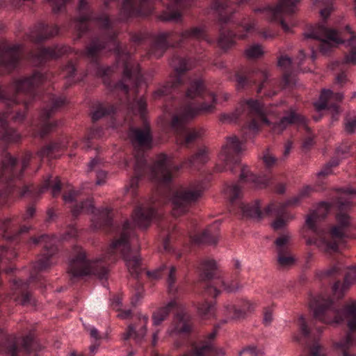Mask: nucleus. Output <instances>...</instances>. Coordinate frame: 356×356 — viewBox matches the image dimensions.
Instances as JSON below:
<instances>
[{
  "label": "nucleus",
  "mask_w": 356,
  "mask_h": 356,
  "mask_svg": "<svg viewBox=\"0 0 356 356\" xmlns=\"http://www.w3.org/2000/svg\"><path fill=\"white\" fill-rule=\"evenodd\" d=\"M217 334L216 329L209 333L207 339L199 343L193 344L191 349L186 353L183 356H223L225 352L222 348H216L211 340L213 339ZM154 356H159L155 355Z\"/></svg>",
  "instance_id": "obj_20"
},
{
  "label": "nucleus",
  "mask_w": 356,
  "mask_h": 356,
  "mask_svg": "<svg viewBox=\"0 0 356 356\" xmlns=\"http://www.w3.org/2000/svg\"><path fill=\"white\" fill-rule=\"evenodd\" d=\"M170 65L177 72L178 75L172 78L165 85L159 86L153 93L154 99L166 96L170 94L174 89L181 86L182 84V78L180 74L191 68L188 62L178 56H175L172 58Z\"/></svg>",
  "instance_id": "obj_14"
},
{
  "label": "nucleus",
  "mask_w": 356,
  "mask_h": 356,
  "mask_svg": "<svg viewBox=\"0 0 356 356\" xmlns=\"http://www.w3.org/2000/svg\"><path fill=\"white\" fill-rule=\"evenodd\" d=\"M129 138L136 149V177L131 179L130 187L133 189L136 188L138 178L147 172L149 174L152 179L161 184H168L172 179L174 172H177L181 166L174 165L171 158L164 154L158 155L152 166H147L143 150L152 147V136L149 126L145 125L143 128H131Z\"/></svg>",
  "instance_id": "obj_4"
},
{
  "label": "nucleus",
  "mask_w": 356,
  "mask_h": 356,
  "mask_svg": "<svg viewBox=\"0 0 356 356\" xmlns=\"http://www.w3.org/2000/svg\"><path fill=\"white\" fill-rule=\"evenodd\" d=\"M296 262V258L291 253L290 250L277 252V263L280 266L286 268L293 266Z\"/></svg>",
  "instance_id": "obj_52"
},
{
  "label": "nucleus",
  "mask_w": 356,
  "mask_h": 356,
  "mask_svg": "<svg viewBox=\"0 0 356 356\" xmlns=\"http://www.w3.org/2000/svg\"><path fill=\"white\" fill-rule=\"evenodd\" d=\"M229 2L227 0H213L212 9L218 12L220 15L228 7Z\"/></svg>",
  "instance_id": "obj_64"
},
{
  "label": "nucleus",
  "mask_w": 356,
  "mask_h": 356,
  "mask_svg": "<svg viewBox=\"0 0 356 356\" xmlns=\"http://www.w3.org/2000/svg\"><path fill=\"white\" fill-rule=\"evenodd\" d=\"M68 47L56 46L54 47L40 48L36 54L31 55L33 62L35 65H40L45 60L50 58H56L61 56L68 51Z\"/></svg>",
  "instance_id": "obj_31"
},
{
  "label": "nucleus",
  "mask_w": 356,
  "mask_h": 356,
  "mask_svg": "<svg viewBox=\"0 0 356 356\" xmlns=\"http://www.w3.org/2000/svg\"><path fill=\"white\" fill-rule=\"evenodd\" d=\"M195 0H170L166 10L161 15V19L177 22L181 19V10L193 5Z\"/></svg>",
  "instance_id": "obj_26"
},
{
  "label": "nucleus",
  "mask_w": 356,
  "mask_h": 356,
  "mask_svg": "<svg viewBox=\"0 0 356 356\" xmlns=\"http://www.w3.org/2000/svg\"><path fill=\"white\" fill-rule=\"evenodd\" d=\"M31 159V154H26L19 165L15 158L10 154L6 153L0 159V178L8 184L19 179L22 176L23 171L28 166Z\"/></svg>",
  "instance_id": "obj_12"
},
{
  "label": "nucleus",
  "mask_w": 356,
  "mask_h": 356,
  "mask_svg": "<svg viewBox=\"0 0 356 356\" xmlns=\"http://www.w3.org/2000/svg\"><path fill=\"white\" fill-rule=\"evenodd\" d=\"M180 42L188 39L204 40L207 42H211L205 33V28L204 26H197L190 30H186L179 35Z\"/></svg>",
  "instance_id": "obj_43"
},
{
  "label": "nucleus",
  "mask_w": 356,
  "mask_h": 356,
  "mask_svg": "<svg viewBox=\"0 0 356 356\" xmlns=\"http://www.w3.org/2000/svg\"><path fill=\"white\" fill-rule=\"evenodd\" d=\"M105 48L104 44H100L98 40H93L88 47L86 56L92 61L96 62L100 52Z\"/></svg>",
  "instance_id": "obj_48"
},
{
  "label": "nucleus",
  "mask_w": 356,
  "mask_h": 356,
  "mask_svg": "<svg viewBox=\"0 0 356 356\" xmlns=\"http://www.w3.org/2000/svg\"><path fill=\"white\" fill-rule=\"evenodd\" d=\"M343 99V93H334L329 89H323L321 92L318 101L314 103V106L316 110L319 111L327 108L328 102L330 101L341 102Z\"/></svg>",
  "instance_id": "obj_40"
},
{
  "label": "nucleus",
  "mask_w": 356,
  "mask_h": 356,
  "mask_svg": "<svg viewBox=\"0 0 356 356\" xmlns=\"http://www.w3.org/2000/svg\"><path fill=\"white\" fill-rule=\"evenodd\" d=\"M61 149V145L60 143H51L42 149H41L38 152V156L40 158H48V159H55L56 158V153L60 151Z\"/></svg>",
  "instance_id": "obj_50"
},
{
  "label": "nucleus",
  "mask_w": 356,
  "mask_h": 356,
  "mask_svg": "<svg viewBox=\"0 0 356 356\" xmlns=\"http://www.w3.org/2000/svg\"><path fill=\"white\" fill-rule=\"evenodd\" d=\"M225 195L232 204L235 203L242 196V191L238 184L227 186L225 189Z\"/></svg>",
  "instance_id": "obj_51"
},
{
  "label": "nucleus",
  "mask_w": 356,
  "mask_h": 356,
  "mask_svg": "<svg viewBox=\"0 0 356 356\" xmlns=\"http://www.w3.org/2000/svg\"><path fill=\"white\" fill-rule=\"evenodd\" d=\"M178 307L179 305L175 300L170 301L165 306L159 308L153 314V324L154 325H160L166 319L172 309Z\"/></svg>",
  "instance_id": "obj_42"
},
{
  "label": "nucleus",
  "mask_w": 356,
  "mask_h": 356,
  "mask_svg": "<svg viewBox=\"0 0 356 356\" xmlns=\"http://www.w3.org/2000/svg\"><path fill=\"white\" fill-rule=\"evenodd\" d=\"M58 33V28L56 26H49L43 24H40L34 30L31 31L29 38L35 42H39L53 37Z\"/></svg>",
  "instance_id": "obj_37"
},
{
  "label": "nucleus",
  "mask_w": 356,
  "mask_h": 356,
  "mask_svg": "<svg viewBox=\"0 0 356 356\" xmlns=\"http://www.w3.org/2000/svg\"><path fill=\"white\" fill-rule=\"evenodd\" d=\"M252 309L253 306L249 301L244 302L243 306L238 308L231 303H228L224 306V314L227 316V320L240 318Z\"/></svg>",
  "instance_id": "obj_39"
},
{
  "label": "nucleus",
  "mask_w": 356,
  "mask_h": 356,
  "mask_svg": "<svg viewBox=\"0 0 356 356\" xmlns=\"http://www.w3.org/2000/svg\"><path fill=\"white\" fill-rule=\"evenodd\" d=\"M348 288V284H346V280L344 283H341L340 282H337L334 284L332 286V291L334 296L337 298H341L343 296V291Z\"/></svg>",
  "instance_id": "obj_62"
},
{
  "label": "nucleus",
  "mask_w": 356,
  "mask_h": 356,
  "mask_svg": "<svg viewBox=\"0 0 356 356\" xmlns=\"http://www.w3.org/2000/svg\"><path fill=\"white\" fill-rule=\"evenodd\" d=\"M98 25L105 29L107 35V40L109 49H113L117 55V63L123 68L122 80L117 84V88L127 93L129 87H136L143 81V76L140 73L138 64L133 61L129 53L120 49L115 40V33L111 29V23L108 17L102 15L95 19Z\"/></svg>",
  "instance_id": "obj_5"
},
{
  "label": "nucleus",
  "mask_w": 356,
  "mask_h": 356,
  "mask_svg": "<svg viewBox=\"0 0 356 356\" xmlns=\"http://www.w3.org/2000/svg\"><path fill=\"white\" fill-rule=\"evenodd\" d=\"M240 286L237 282H231L230 280H225L223 278L218 277L212 281L207 286V293L213 296L216 297L220 293L221 290L227 292H234L240 289Z\"/></svg>",
  "instance_id": "obj_35"
},
{
  "label": "nucleus",
  "mask_w": 356,
  "mask_h": 356,
  "mask_svg": "<svg viewBox=\"0 0 356 356\" xmlns=\"http://www.w3.org/2000/svg\"><path fill=\"white\" fill-rule=\"evenodd\" d=\"M209 161L208 149L205 147L200 149L185 163L189 167H198Z\"/></svg>",
  "instance_id": "obj_45"
},
{
  "label": "nucleus",
  "mask_w": 356,
  "mask_h": 356,
  "mask_svg": "<svg viewBox=\"0 0 356 356\" xmlns=\"http://www.w3.org/2000/svg\"><path fill=\"white\" fill-rule=\"evenodd\" d=\"M155 215V207L152 201L140 204L135 209L132 218L136 226L140 228L147 227Z\"/></svg>",
  "instance_id": "obj_24"
},
{
  "label": "nucleus",
  "mask_w": 356,
  "mask_h": 356,
  "mask_svg": "<svg viewBox=\"0 0 356 356\" xmlns=\"http://www.w3.org/2000/svg\"><path fill=\"white\" fill-rule=\"evenodd\" d=\"M21 58V46L3 45L0 48V69L10 72L17 67Z\"/></svg>",
  "instance_id": "obj_22"
},
{
  "label": "nucleus",
  "mask_w": 356,
  "mask_h": 356,
  "mask_svg": "<svg viewBox=\"0 0 356 356\" xmlns=\"http://www.w3.org/2000/svg\"><path fill=\"white\" fill-rule=\"evenodd\" d=\"M291 235L289 232H286L280 236L275 241V244L276 246L277 253L283 251L289 250L288 245L291 241Z\"/></svg>",
  "instance_id": "obj_55"
},
{
  "label": "nucleus",
  "mask_w": 356,
  "mask_h": 356,
  "mask_svg": "<svg viewBox=\"0 0 356 356\" xmlns=\"http://www.w3.org/2000/svg\"><path fill=\"white\" fill-rule=\"evenodd\" d=\"M135 236L132 225L128 221L118 230V236L108 248L107 253L94 259H88L86 252L80 247H75L70 260L67 273L72 277L94 275L99 279L106 277L110 263L115 261L120 253L131 275L138 277L141 271L139 255L132 254L130 240Z\"/></svg>",
  "instance_id": "obj_1"
},
{
  "label": "nucleus",
  "mask_w": 356,
  "mask_h": 356,
  "mask_svg": "<svg viewBox=\"0 0 356 356\" xmlns=\"http://www.w3.org/2000/svg\"><path fill=\"white\" fill-rule=\"evenodd\" d=\"M286 206L285 203H271L265 209V212L267 214H274L277 216L271 225L275 231L284 228L287 220L293 218L285 212L284 209Z\"/></svg>",
  "instance_id": "obj_28"
},
{
  "label": "nucleus",
  "mask_w": 356,
  "mask_h": 356,
  "mask_svg": "<svg viewBox=\"0 0 356 356\" xmlns=\"http://www.w3.org/2000/svg\"><path fill=\"white\" fill-rule=\"evenodd\" d=\"M240 181L250 183L255 188H264L269 183L266 176H257L252 174L248 167H243L240 174Z\"/></svg>",
  "instance_id": "obj_38"
},
{
  "label": "nucleus",
  "mask_w": 356,
  "mask_h": 356,
  "mask_svg": "<svg viewBox=\"0 0 356 356\" xmlns=\"http://www.w3.org/2000/svg\"><path fill=\"white\" fill-rule=\"evenodd\" d=\"M244 150L243 141L236 136L227 138L219 155L220 163L216 165L218 172L233 171L234 166L238 163V154Z\"/></svg>",
  "instance_id": "obj_11"
},
{
  "label": "nucleus",
  "mask_w": 356,
  "mask_h": 356,
  "mask_svg": "<svg viewBox=\"0 0 356 356\" xmlns=\"http://www.w3.org/2000/svg\"><path fill=\"white\" fill-rule=\"evenodd\" d=\"M146 107H147L146 101L143 97H141L137 100H135L129 106V108L133 113L138 114L142 118H143L145 114Z\"/></svg>",
  "instance_id": "obj_57"
},
{
  "label": "nucleus",
  "mask_w": 356,
  "mask_h": 356,
  "mask_svg": "<svg viewBox=\"0 0 356 356\" xmlns=\"http://www.w3.org/2000/svg\"><path fill=\"white\" fill-rule=\"evenodd\" d=\"M28 354L36 355L40 349V346L34 339L32 334H29L22 339H17L14 336L9 337L6 342L3 350L9 356H17L19 351V345Z\"/></svg>",
  "instance_id": "obj_19"
},
{
  "label": "nucleus",
  "mask_w": 356,
  "mask_h": 356,
  "mask_svg": "<svg viewBox=\"0 0 356 356\" xmlns=\"http://www.w3.org/2000/svg\"><path fill=\"white\" fill-rule=\"evenodd\" d=\"M47 79V75L35 72L30 76L13 79L8 86H0V101L8 108L14 106L19 103V94L32 95L34 88Z\"/></svg>",
  "instance_id": "obj_8"
},
{
  "label": "nucleus",
  "mask_w": 356,
  "mask_h": 356,
  "mask_svg": "<svg viewBox=\"0 0 356 356\" xmlns=\"http://www.w3.org/2000/svg\"><path fill=\"white\" fill-rule=\"evenodd\" d=\"M50 176L47 179H46L42 184V186L38 188L37 191L33 186H26L24 187L22 191H21V196H25L29 194H32L33 193H37L38 194L43 193L48 188H51V194L54 197H56L59 195L61 189L60 181L58 177H55L54 179Z\"/></svg>",
  "instance_id": "obj_30"
},
{
  "label": "nucleus",
  "mask_w": 356,
  "mask_h": 356,
  "mask_svg": "<svg viewBox=\"0 0 356 356\" xmlns=\"http://www.w3.org/2000/svg\"><path fill=\"white\" fill-rule=\"evenodd\" d=\"M95 211V216L92 220L95 229L111 225L112 216L111 210L106 207L96 211L92 201L90 200H87L79 204H76L72 209V213L74 217H76L81 213H94Z\"/></svg>",
  "instance_id": "obj_13"
},
{
  "label": "nucleus",
  "mask_w": 356,
  "mask_h": 356,
  "mask_svg": "<svg viewBox=\"0 0 356 356\" xmlns=\"http://www.w3.org/2000/svg\"><path fill=\"white\" fill-rule=\"evenodd\" d=\"M31 241L35 244H42L44 249V252L42 257L34 264V270L36 271H43L48 269L54 264L51 258L56 252V238L42 235L38 238H32Z\"/></svg>",
  "instance_id": "obj_18"
},
{
  "label": "nucleus",
  "mask_w": 356,
  "mask_h": 356,
  "mask_svg": "<svg viewBox=\"0 0 356 356\" xmlns=\"http://www.w3.org/2000/svg\"><path fill=\"white\" fill-rule=\"evenodd\" d=\"M309 307L315 319L325 323H339L345 318L350 331L356 330V305H347L343 309H337L333 301L322 295L312 298Z\"/></svg>",
  "instance_id": "obj_7"
},
{
  "label": "nucleus",
  "mask_w": 356,
  "mask_h": 356,
  "mask_svg": "<svg viewBox=\"0 0 356 356\" xmlns=\"http://www.w3.org/2000/svg\"><path fill=\"white\" fill-rule=\"evenodd\" d=\"M243 30L245 32V33H238V35L234 34L230 31H221L220 37L218 40V46L222 49H227L232 47L234 43L235 37H238L240 39H244L246 38L248 33H251L255 29L256 22L253 19H245L241 25Z\"/></svg>",
  "instance_id": "obj_23"
},
{
  "label": "nucleus",
  "mask_w": 356,
  "mask_h": 356,
  "mask_svg": "<svg viewBox=\"0 0 356 356\" xmlns=\"http://www.w3.org/2000/svg\"><path fill=\"white\" fill-rule=\"evenodd\" d=\"M115 112V108L113 106L108 107L101 105L92 114L93 121H97L106 115Z\"/></svg>",
  "instance_id": "obj_59"
},
{
  "label": "nucleus",
  "mask_w": 356,
  "mask_h": 356,
  "mask_svg": "<svg viewBox=\"0 0 356 356\" xmlns=\"http://www.w3.org/2000/svg\"><path fill=\"white\" fill-rule=\"evenodd\" d=\"M268 67L261 66L254 69L248 77L241 75L236 76L238 88H244L258 83L257 93H260L267 86H273L275 82L271 79Z\"/></svg>",
  "instance_id": "obj_17"
},
{
  "label": "nucleus",
  "mask_w": 356,
  "mask_h": 356,
  "mask_svg": "<svg viewBox=\"0 0 356 356\" xmlns=\"http://www.w3.org/2000/svg\"><path fill=\"white\" fill-rule=\"evenodd\" d=\"M214 309L215 305L208 302H205L198 307L200 314L204 317L212 315Z\"/></svg>",
  "instance_id": "obj_63"
},
{
  "label": "nucleus",
  "mask_w": 356,
  "mask_h": 356,
  "mask_svg": "<svg viewBox=\"0 0 356 356\" xmlns=\"http://www.w3.org/2000/svg\"><path fill=\"white\" fill-rule=\"evenodd\" d=\"M305 38L319 40L321 42L320 51L324 54L330 52L339 44L345 42L335 29L327 28L324 22H321L306 32Z\"/></svg>",
  "instance_id": "obj_10"
},
{
  "label": "nucleus",
  "mask_w": 356,
  "mask_h": 356,
  "mask_svg": "<svg viewBox=\"0 0 356 356\" xmlns=\"http://www.w3.org/2000/svg\"><path fill=\"white\" fill-rule=\"evenodd\" d=\"M204 188L202 181H197L176 189L171 197L172 213L175 217L185 213L190 205L202 195Z\"/></svg>",
  "instance_id": "obj_9"
},
{
  "label": "nucleus",
  "mask_w": 356,
  "mask_h": 356,
  "mask_svg": "<svg viewBox=\"0 0 356 356\" xmlns=\"http://www.w3.org/2000/svg\"><path fill=\"white\" fill-rule=\"evenodd\" d=\"M173 32H163L154 36L148 54L156 58L163 56L169 47L168 39L172 38Z\"/></svg>",
  "instance_id": "obj_34"
},
{
  "label": "nucleus",
  "mask_w": 356,
  "mask_h": 356,
  "mask_svg": "<svg viewBox=\"0 0 356 356\" xmlns=\"http://www.w3.org/2000/svg\"><path fill=\"white\" fill-rule=\"evenodd\" d=\"M262 47L259 44H254L248 47L245 50V55L248 58H256L263 54Z\"/></svg>",
  "instance_id": "obj_61"
},
{
  "label": "nucleus",
  "mask_w": 356,
  "mask_h": 356,
  "mask_svg": "<svg viewBox=\"0 0 356 356\" xmlns=\"http://www.w3.org/2000/svg\"><path fill=\"white\" fill-rule=\"evenodd\" d=\"M148 319V316L139 314L138 322L128 325L127 331L122 335V339L124 340H128L130 338H133L136 343H141L147 334Z\"/></svg>",
  "instance_id": "obj_25"
},
{
  "label": "nucleus",
  "mask_w": 356,
  "mask_h": 356,
  "mask_svg": "<svg viewBox=\"0 0 356 356\" xmlns=\"http://www.w3.org/2000/svg\"><path fill=\"white\" fill-rule=\"evenodd\" d=\"M216 268V263L213 259L204 260L200 268V270L204 275L205 277L211 279L213 275V272Z\"/></svg>",
  "instance_id": "obj_54"
},
{
  "label": "nucleus",
  "mask_w": 356,
  "mask_h": 356,
  "mask_svg": "<svg viewBox=\"0 0 356 356\" xmlns=\"http://www.w3.org/2000/svg\"><path fill=\"white\" fill-rule=\"evenodd\" d=\"M240 209L243 216L251 218L254 219H260L261 217V212L259 202L256 201L252 204H241Z\"/></svg>",
  "instance_id": "obj_44"
},
{
  "label": "nucleus",
  "mask_w": 356,
  "mask_h": 356,
  "mask_svg": "<svg viewBox=\"0 0 356 356\" xmlns=\"http://www.w3.org/2000/svg\"><path fill=\"white\" fill-rule=\"evenodd\" d=\"M49 104L42 109L40 116V128L35 134L41 138L46 136L54 127L57 126V122H50L48 119L66 102L63 97L51 95L48 97Z\"/></svg>",
  "instance_id": "obj_16"
},
{
  "label": "nucleus",
  "mask_w": 356,
  "mask_h": 356,
  "mask_svg": "<svg viewBox=\"0 0 356 356\" xmlns=\"http://www.w3.org/2000/svg\"><path fill=\"white\" fill-rule=\"evenodd\" d=\"M186 96L191 101L180 106L172 116L171 127L177 134L184 135L185 138L180 143L187 145L200 138L204 131L202 129H194L186 132V123L201 113L212 112L217 99L215 93L209 91L200 79L190 82Z\"/></svg>",
  "instance_id": "obj_3"
},
{
  "label": "nucleus",
  "mask_w": 356,
  "mask_h": 356,
  "mask_svg": "<svg viewBox=\"0 0 356 356\" xmlns=\"http://www.w3.org/2000/svg\"><path fill=\"white\" fill-rule=\"evenodd\" d=\"M93 19L92 13L86 0H79L78 17L74 20V25L78 32V38L88 29V22Z\"/></svg>",
  "instance_id": "obj_27"
},
{
  "label": "nucleus",
  "mask_w": 356,
  "mask_h": 356,
  "mask_svg": "<svg viewBox=\"0 0 356 356\" xmlns=\"http://www.w3.org/2000/svg\"><path fill=\"white\" fill-rule=\"evenodd\" d=\"M334 346L336 348L343 352V356H356L355 355L348 354L346 352L347 350L353 346V339L350 334H347L343 339L336 343Z\"/></svg>",
  "instance_id": "obj_53"
},
{
  "label": "nucleus",
  "mask_w": 356,
  "mask_h": 356,
  "mask_svg": "<svg viewBox=\"0 0 356 356\" xmlns=\"http://www.w3.org/2000/svg\"><path fill=\"white\" fill-rule=\"evenodd\" d=\"M191 317L189 314L182 309H179L176 314L172 327L169 328L167 334L171 336L174 333H184L191 330Z\"/></svg>",
  "instance_id": "obj_33"
},
{
  "label": "nucleus",
  "mask_w": 356,
  "mask_h": 356,
  "mask_svg": "<svg viewBox=\"0 0 356 356\" xmlns=\"http://www.w3.org/2000/svg\"><path fill=\"white\" fill-rule=\"evenodd\" d=\"M241 113L248 116V120L242 130L243 140L253 138L259 132L261 124H270L263 104L259 100L252 99L241 102L240 107L234 112L221 114L220 120L222 123L234 122Z\"/></svg>",
  "instance_id": "obj_6"
},
{
  "label": "nucleus",
  "mask_w": 356,
  "mask_h": 356,
  "mask_svg": "<svg viewBox=\"0 0 356 356\" xmlns=\"http://www.w3.org/2000/svg\"><path fill=\"white\" fill-rule=\"evenodd\" d=\"M300 0H279L275 8L268 7L264 9H256L255 12H264L266 17L270 21H280L285 32H289L290 28L283 20L284 14L291 15L296 12L297 5Z\"/></svg>",
  "instance_id": "obj_15"
},
{
  "label": "nucleus",
  "mask_w": 356,
  "mask_h": 356,
  "mask_svg": "<svg viewBox=\"0 0 356 356\" xmlns=\"http://www.w3.org/2000/svg\"><path fill=\"white\" fill-rule=\"evenodd\" d=\"M218 224L215 222L213 225L205 229L201 234L195 236L193 238V241L196 243H205L216 244L218 240Z\"/></svg>",
  "instance_id": "obj_41"
},
{
  "label": "nucleus",
  "mask_w": 356,
  "mask_h": 356,
  "mask_svg": "<svg viewBox=\"0 0 356 356\" xmlns=\"http://www.w3.org/2000/svg\"><path fill=\"white\" fill-rule=\"evenodd\" d=\"M177 268L176 267L171 266L169 267L168 276H167V284L168 289L169 293H175L177 291V286L176 285L177 280Z\"/></svg>",
  "instance_id": "obj_56"
},
{
  "label": "nucleus",
  "mask_w": 356,
  "mask_h": 356,
  "mask_svg": "<svg viewBox=\"0 0 356 356\" xmlns=\"http://www.w3.org/2000/svg\"><path fill=\"white\" fill-rule=\"evenodd\" d=\"M313 3L321 8L320 15L323 20H325L334 10L332 0H313Z\"/></svg>",
  "instance_id": "obj_49"
},
{
  "label": "nucleus",
  "mask_w": 356,
  "mask_h": 356,
  "mask_svg": "<svg viewBox=\"0 0 356 356\" xmlns=\"http://www.w3.org/2000/svg\"><path fill=\"white\" fill-rule=\"evenodd\" d=\"M34 279L35 277L31 275L29 281L13 280L12 290L13 291V296L15 301L23 305L29 304L31 302V295L29 293L26 292V290L29 283Z\"/></svg>",
  "instance_id": "obj_36"
},
{
  "label": "nucleus",
  "mask_w": 356,
  "mask_h": 356,
  "mask_svg": "<svg viewBox=\"0 0 356 356\" xmlns=\"http://www.w3.org/2000/svg\"><path fill=\"white\" fill-rule=\"evenodd\" d=\"M88 170H95L97 172L96 184L98 186L104 185L106 181L107 172L100 170V161L99 159H93L88 163Z\"/></svg>",
  "instance_id": "obj_47"
},
{
  "label": "nucleus",
  "mask_w": 356,
  "mask_h": 356,
  "mask_svg": "<svg viewBox=\"0 0 356 356\" xmlns=\"http://www.w3.org/2000/svg\"><path fill=\"white\" fill-rule=\"evenodd\" d=\"M9 111L0 113V140L5 143H15L20 140L21 135L15 129L8 127Z\"/></svg>",
  "instance_id": "obj_32"
},
{
  "label": "nucleus",
  "mask_w": 356,
  "mask_h": 356,
  "mask_svg": "<svg viewBox=\"0 0 356 356\" xmlns=\"http://www.w3.org/2000/svg\"><path fill=\"white\" fill-rule=\"evenodd\" d=\"M152 0H123L120 11L121 20H125L130 17L149 15L152 12Z\"/></svg>",
  "instance_id": "obj_21"
},
{
  "label": "nucleus",
  "mask_w": 356,
  "mask_h": 356,
  "mask_svg": "<svg viewBox=\"0 0 356 356\" xmlns=\"http://www.w3.org/2000/svg\"><path fill=\"white\" fill-rule=\"evenodd\" d=\"M340 196L337 200L338 209L342 211L351 207L350 196L356 195V190L350 187L340 188ZM330 211V205L326 202L320 203L316 209L306 218V225L315 236L307 241L308 245H315L318 248L328 254L338 250L339 243L346 237V229L350 224L349 216L340 212L337 216V225L331 229V240L327 236L328 233L318 226V223L325 218Z\"/></svg>",
  "instance_id": "obj_2"
},
{
  "label": "nucleus",
  "mask_w": 356,
  "mask_h": 356,
  "mask_svg": "<svg viewBox=\"0 0 356 356\" xmlns=\"http://www.w3.org/2000/svg\"><path fill=\"white\" fill-rule=\"evenodd\" d=\"M301 124L307 131H309V128L306 124V119L304 116L293 111L284 116L279 122L273 124L272 129L275 134H281L286 127L291 124Z\"/></svg>",
  "instance_id": "obj_29"
},
{
  "label": "nucleus",
  "mask_w": 356,
  "mask_h": 356,
  "mask_svg": "<svg viewBox=\"0 0 356 356\" xmlns=\"http://www.w3.org/2000/svg\"><path fill=\"white\" fill-rule=\"evenodd\" d=\"M312 188L309 186H305L302 188L296 196L288 200L285 204L288 206H293L298 204L302 199L308 197Z\"/></svg>",
  "instance_id": "obj_58"
},
{
  "label": "nucleus",
  "mask_w": 356,
  "mask_h": 356,
  "mask_svg": "<svg viewBox=\"0 0 356 356\" xmlns=\"http://www.w3.org/2000/svg\"><path fill=\"white\" fill-rule=\"evenodd\" d=\"M340 161L339 159H333L327 163L318 173V177H323L332 173V168L337 166Z\"/></svg>",
  "instance_id": "obj_60"
},
{
  "label": "nucleus",
  "mask_w": 356,
  "mask_h": 356,
  "mask_svg": "<svg viewBox=\"0 0 356 356\" xmlns=\"http://www.w3.org/2000/svg\"><path fill=\"white\" fill-rule=\"evenodd\" d=\"M346 29L352 35L351 38L346 42V47H350V50L349 54L345 56L343 63L348 64H354L356 63V35L354 33L350 31V27L348 26H346Z\"/></svg>",
  "instance_id": "obj_46"
}]
</instances>
